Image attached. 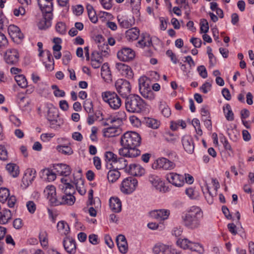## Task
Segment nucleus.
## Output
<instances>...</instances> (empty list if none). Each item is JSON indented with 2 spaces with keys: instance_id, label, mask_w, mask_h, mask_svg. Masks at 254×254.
<instances>
[{
  "instance_id": "obj_1",
  "label": "nucleus",
  "mask_w": 254,
  "mask_h": 254,
  "mask_svg": "<svg viewBox=\"0 0 254 254\" xmlns=\"http://www.w3.org/2000/svg\"><path fill=\"white\" fill-rule=\"evenodd\" d=\"M140 135L134 131H127L121 139L122 148L119 152L120 155L130 158L136 157L140 154V151L136 148L141 143Z\"/></svg>"
},
{
  "instance_id": "obj_2",
  "label": "nucleus",
  "mask_w": 254,
  "mask_h": 254,
  "mask_svg": "<svg viewBox=\"0 0 254 254\" xmlns=\"http://www.w3.org/2000/svg\"><path fill=\"white\" fill-rule=\"evenodd\" d=\"M203 217L201 209L198 206H192L182 213V223L189 230L197 229L201 226Z\"/></svg>"
},
{
  "instance_id": "obj_3",
  "label": "nucleus",
  "mask_w": 254,
  "mask_h": 254,
  "mask_svg": "<svg viewBox=\"0 0 254 254\" xmlns=\"http://www.w3.org/2000/svg\"><path fill=\"white\" fill-rule=\"evenodd\" d=\"M165 155L168 158H158L152 164L154 169H162L166 171L173 170L176 166L175 161L178 159L176 152L172 150L165 151Z\"/></svg>"
},
{
  "instance_id": "obj_4",
  "label": "nucleus",
  "mask_w": 254,
  "mask_h": 254,
  "mask_svg": "<svg viewBox=\"0 0 254 254\" xmlns=\"http://www.w3.org/2000/svg\"><path fill=\"white\" fill-rule=\"evenodd\" d=\"M144 106L143 100L137 95H130L126 98V109L129 113H139L144 110Z\"/></svg>"
},
{
  "instance_id": "obj_5",
  "label": "nucleus",
  "mask_w": 254,
  "mask_h": 254,
  "mask_svg": "<svg viewBox=\"0 0 254 254\" xmlns=\"http://www.w3.org/2000/svg\"><path fill=\"white\" fill-rule=\"evenodd\" d=\"M149 83L150 80L146 76H142L138 79L140 93L144 98L152 100L154 98V95Z\"/></svg>"
},
{
  "instance_id": "obj_6",
  "label": "nucleus",
  "mask_w": 254,
  "mask_h": 254,
  "mask_svg": "<svg viewBox=\"0 0 254 254\" xmlns=\"http://www.w3.org/2000/svg\"><path fill=\"white\" fill-rule=\"evenodd\" d=\"M103 100L108 103L110 107L114 110L119 109L121 106V99L115 92H106L102 94Z\"/></svg>"
},
{
  "instance_id": "obj_7",
  "label": "nucleus",
  "mask_w": 254,
  "mask_h": 254,
  "mask_svg": "<svg viewBox=\"0 0 254 254\" xmlns=\"http://www.w3.org/2000/svg\"><path fill=\"white\" fill-rule=\"evenodd\" d=\"M137 184L136 179L132 177H127L123 181L121 190L125 194H130L135 190Z\"/></svg>"
},
{
  "instance_id": "obj_8",
  "label": "nucleus",
  "mask_w": 254,
  "mask_h": 254,
  "mask_svg": "<svg viewBox=\"0 0 254 254\" xmlns=\"http://www.w3.org/2000/svg\"><path fill=\"white\" fill-rule=\"evenodd\" d=\"M117 91L124 98H127L131 91L130 83L126 79H119L115 83Z\"/></svg>"
},
{
  "instance_id": "obj_9",
  "label": "nucleus",
  "mask_w": 254,
  "mask_h": 254,
  "mask_svg": "<svg viewBox=\"0 0 254 254\" xmlns=\"http://www.w3.org/2000/svg\"><path fill=\"white\" fill-rule=\"evenodd\" d=\"M149 181L156 190L160 192H166L170 190L169 187H166L164 182L157 176L150 175Z\"/></svg>"
},
{
  "instance_id": "obj_10",
  "label": "nucleus",
  "mask_w": 254,
  "mask_h": 254,
  "mask_svg": "<svg viewBox=\"0 0 254 254\" xmlns=\"http://www.w3.org/2000/svg\"><path fill=\"white\" fill-rule=\"evenodd\" d=\"M166 178L170 183L177 187H181L185 184L184 177L176 173H169L166 175Z\"/></svg>"
},
{
  "instance_id": "obj_11",
  "label": "nucleus",
  "mask_w": 254,
  "mask_h": 254,
  "mask_svg": "<svg viewBox=\"0 0 254 254\" xmlns=\"http://www.w3.org/2000/svg\"><path fill=\"white\" fill-rule=\"evenodd\" d=\"M118 59L123 62L132 60L135 57V52L129 48H123L117 53Z\"/></svg>"
},
{
  "instance_id": "obj_12",
  "label": "nucleus",
  "mask_w": 254,
  "mask_h": 254,
  "mask_svg": "<svg viewBox=\"0 0 254 254\" xmlns=\"http://www.w3.org/2000/svg\"><path fill=\"white\" fill-rule=\"evenodd\" d=\"M5 62L9 64H15L19 60V54L16 49L7 51L4 55Z\"/></svg>"
},
{
  "instance_id": "obj_13",
  "label": "nucleus",
  "mask_w": 254,
  "mask_h": 254,
  "mask_svg": "<svg viewBox=\"0 0 254 254\" xmlns=\"http://www.w3.org/2000/svg\"><path fill=\"white\" fill-rule=\"evenodd\" d=\"M126 172L133 176H141L145 173V170L138 164H131L126 169Z\"/></svg>"
},
{
  "instance_id": "obj_14",
  "label": "nucleus",
  "mask_w": 254,
  "mask_h": 254,
  "mask_svg": "<svg viewBox=\"0 0 254 254\" xmlns=\"http://www.w3.org/2000/svg\"><path fill=\"white\" fill-rule=\"evenodd\" d=\"M170 211L167 209L154 210L150 212V216L158 220H165L168 219Z\"/></svg>"
},
{
  "instance_id": "obj_15",
  "label": "nucleus",
  "mask_w": 254,
  "mask_h": 254,
  "mask_svg": "<svg viewBox=\"0 0 254 254\" xmlns=\"http://www.w3.org/2000/svg\"><path fill=\"white\" fill-rule=\"evenodd\" d=\"M71 188V190L70 191L67 192V191L65 190V194L61 198L60 205L67 204L71 205L75 202V198L73 195L75 192V190L73 189L72 188Z\"/></svg>"
},
{
  "instance_id": "obj_16",
  "label": "nucleus",
  "mask_w": 254,
  "mask_h": 254,
  "mask_svg": "<svg viewBox=\"0 0 254 254\" xmlns=\"http://www.w3.org/2000/svg\"><path fill=\"white\" fill-rule=\"evenodd\" d=\"M54 170L61 176H67L71 173L70 167L65 164H57L54 165Z\"/></svg>"
},
{
  "instance_id": "obj_17",
  "label": "nucleus",
  "mask_w": 254,
  "mask_h": 254,
  "mask_svg": "<svg viewBox=\"0 0 254 254\" xmlns=\"http://www.w3.org/2000/svg\"><path fill=\"white\" fill-rule=\"evenodd\" d=\"M184 149L188 153L191 154L194 150V144L192 138L188 135L184 136L182 139Z\"/></svg>"
},
{
  "instance_id": "obj_18",
  "label": "nucleus",
  "mask_w": 254,
  "mask_h": 254,
  "mask_svg": "<svg viewBox=\"0 0 254 254\" xmlns=\"http://www.w3.org/2000/svg\"><path fill=\"white\" fill-rule=\"evenodd\" d=\"M116 241L120 252L122 254H126L127 251L128 246L125 236L121 234L118 235Z\"/></svg>"
},
{
  "instance_id": "obj_19",
  "label": "nucleus",
  "mask_w": 254,
  "mask_h": 254,
  "mask_svg": "<svg viewBox=\"0 0 254 254\" xmlns=\"http://www.w3.org/2000/svg\"><path fill=\"white\" fill-rule=\"evenodd\" d=\"M8 32L9 35L13 39L18 38L19 40H21L24 38V35L21 32L20 29L18 27L14 25H10L9 26Z\"/></svg>"
},
{
  "instance_id": "obj_20",
  "label": "nucleus",
  "mask_w": 254,
  "mask_h": 254,
  "mask_svg": "<svg viewBox=\"0 0 254 254\" xmlns=\"http://www.w3.org/2000/svg\"><path fill=\"white\" fill-rule=\"evenodd\" d=\"M63 246L65 250L69 254H73L76 252L75 241L71 239L66 238L63 241Z\"/></svg>"
},
{
  "instance_id": "obj_21",
  "label": "nucleus",
  "mask_w": 254,
  "mask_h": 254,
  "mask_svg": "<svg viewBox=\"0 0 254 254\" xmlns=\"http://www.w3.org/2000/svg\"><path fill=\"white\" fill-rule=\"evenodd\" d=\"M154 254H174L175 250H171L164 245H155L153 249Z\"/></svg>"
},
{
  "instance_id": "obj_22",
  "label": "nucleus",
  "mask_w": 254,
  "mask_h": 254,
  "mask_svg": "<svg viewBox=\"0 0 254 254\" xmlns=\"http://www.w3.org/2000/svg\"><path fill=\"white\" fill-rule=\"evenodd\" d=\"M109 206L111 210L115 213H119L122 210V202L118 197H111L109 200Z\"/></svg>"
},
{
  "instance_id": "obj_23",
  "label": "nucleus",
  "mask_w": 254,
  "mask_h": 254,
  "mask_svg": "<svg viewBox=\"0 0 254 254\" xmlns=\"http://www.w3.org/2000/svg\"><path fill=\"white\" fill-rule=\"evenodd\" d=\"M113 165L112 163L110 164V167H109V165L107 164L106 165V168L107 169H111L113 168H115L118 170H121V169H125L126 170V169L127 168H128L127 167V162L126 159H125L124 158H119V159H117L116 161L115 162V163Z\"/></svg>"
},
{
  "instance_id": "obj_24",
  "label": "nucleus",
  "mask_w": 254,
  "mask_h": 254,
  "mask_svg": "<svg viewBox=\"0 0 254 254\" xmlns=\"http://www.w3.org/2000/svg\"><path fill=\"white\" fill-rule=\"evenodd\" d=\"M53 18V15H43L42 18L38 24L39 29L45 30L51 26V20Z\"/></svg>"
},
{
  "instance_id": "obj_25",
  "label": "nucleus",
  "mask_w": 254,
  "mask_h": 254,
  "mask_svg": "<svg viewBox=\"0 0 254 254\" xmlns=\"http://www.w3.org/2000/svg\"><path fill=\"white\" fill-rule=\"evenodd\" d=\"M12 218L11 211L7 209H3L0 211V224L4 225L7 223Z\"/></svg>"
},
{
  "instance_id": "obj_26",
  "label": "nucleus",
  "mask_w": 254,
  "mask_h": 254,
  "mask_svg": "<svg viewBox=\"0 0 254 254\" xmlns=\"http://www.w3.org/2000/svg\"><path fill=\"white\" fill-rule=\"evenodd\" d=\"M59 118L58 109L52 106L49 107L47 114V119L49 122H56V119Z\"/></svg>"
},
{
  "instance_id": "obj_27",
  "label": "nucleus",
  "mask_w": 254,
  "mask_h": 254,
  "mask_svg": "<svg viewBox=\"0 0 254 254\" xmlns=\"http://www.w3.org/2000/svg\"><path fill=\"white\" fill-rule=\"evenodd\" d=\"M139 31L136 27L130 28L126 32V36L127 40H135L139 36Z\"/></svg>"
},
{
  "instance_id": "obj_28",
  "label": "nucleus",
  "mask_w": 254,
  "mask_h": 254,
  "mask_svg": "<svg viewBox=\"0 0 254 254\" xmlns=\"http://www.w3.org/2000/svg\"><path fill=\"white\" fill-rule=\"evenodd\" d=\"M110 170L108 172L107 175V178L110 182H115L120 177V173L115 168L110 169Z\"/></svg>"
},
{
  "instance_id": "obj_29",
  "label": "nucleus",
  "mask_w": 254,
  "mask_h": 254,
  "mask_svg": "<svg viewBox=\"0 0 254 254\" xmlns=\"http://www.w3.org/2000/svg\"><path fill=\"white\" fill-rule=\"evenodd\" d=\"M6 169L8 172L9 174L14 178L17 177L19 175V167L15 164H8L6 166Z\"/></svg>"
},
{
  "instance_id": "obj_30",
  "label": "nucleus",
  "mask_w": 254,
  "mask_h": 254,
  "mask_svg": "<svg viewBox=\"0 0 254 254\" xmlns=\"http://www.w3.org/2000/svg\"><path fill=\"white\" fill-rule=\"evenodd\" d=\"M38 4L40 7V10L42 12V15H51L52 14L53 11V3L52 2H50V6L42 7L41 6V0H37Z\"/></svg>"
},
{
  "instance_id": "obj_31",
  "label": "nucleus",
  "mask_w": 254,
  "mask_h": 254,
  "mask_svg": "<svg viewBox=\"0 0 254 254\" xmlns=\"http://www.w3.org/2000/svg\"><path fill=\"white\" fill-rule=\"evenodd\" d=\"M101 75L104 79H110L111 73L108 63H104L101 67Z\"/></svg>"
},
{
  "instance_id": "obj_32",
  "label": "nucleus",
  "mask_w": 254,
  "mask_h": 254,
  "mask_svg": "<svg viewBox=\"0 0 254 254\" xmlns=\"http://www.w3.org/2000/svg\"><path fill=\"white\" fill-rule=\"evenodd\" d=\"M57 228L60 233L65 235L67 234L69 231L68 225L64 221H61L58 223Z\"/></svg>"
},
{
  "instance_id": "obj_33",
  "label": "nucleus",
  "mask_w": 254,
  "mask_h": 254,
  "mask_svg": "<svg viewBox=\"0 0 254 254\" xmlns=\"http://www.w3.org/2000/svg\"><path fill=\"white\" fill-rule=\"evenodd\" d=\"M104 136L107 137H113L118 134L116 127H110L103 130Z\"/></svg>"
},
{
  "instance_id": "obj_34",
  "label": "nucleus",
  "mask_w": 254,
  "mask_h": 254,
  "mask_svg": "<svg viewBox=\"0 0 254 254\" xmlns=\"http://www.w3.org/2000/svg\"><path fill=\"white\" fill-rule=\"evenodd\" d=\"M223 111L228 121H232L234 120V114L229 104H227L224 106Z\"/></svg>"
},
{
  "instance_id": "obj_35",
  "label": "nucleus",
  "mask_w": 254,
  "mask_h": 254,
  "mask_svg": "<svg viewBox=\"0 0 254 254\" xmlns=\"http://www.w3.org/2000/svg\"><path fill=\"white\" fill-rule=\"evenodd\" d=\"M105 156L106 158V161L107 162L106 165L108 164L109 167H110V163H112V164H114L117 160V155L111 151L106 152L105 154Z\"/></svg>"
},
{
  "instance_id": "obj_36",
  "label": "nucleus",
  "mask_w": 254,
  "mask_h": 254,
  "mask_svg": "<svg viewBox=\"0 0 254 254\" xmlns=\"http://www.w3.org/2000/svg\"><path fill=\"white\" fill-rule=\"evenodd\" d=\"M14 78L17 84L21 88H23L27 86V81L23 75H17Z\"/></svg>"
},
{
  "instance_id": "obj_37",
  "label": "nucleus",
  "mask_w": 254,
  "mask_h": 254,
  "mask_svg": "<svg viewBox=\"0 0 254 254\" xmlns=\"http://www.w3.org/2000/svg\"><path fill=\"white\" fill-rule=\"evenodd\" d=\"M145 122L148 127L153 129L157 128L160 125L159 122L153 118H145Z\"/></svg>"
},
{
  "instance_id": "obj_38",
  "label": "nucleus",
  "mask_w": 254,
  "mask_h": 254,
  "mask_svg": "<svg viewBox=\"0 0 254 254\" xmlns=\"http://www.w3.org/2000/svg\"><path fill=\"white\" fill-rule=\"evenodd\" d=\"M84 109L88 114L93 113V105L91 99H86L83 103V105Z\"/></svg>"
},
{
  "instance_id": "obj_39",
  "label": "nucleus",
  "mask_w": 254,
  "mask_h": 254,
  "mask_svg": "<svg viewBox=\"0 0 254 254\" xmlns=\"http://www.w3.org/2000/svg\"><path fill=\"white\" fill-rule=\"evenodd\" d=\"M57 150L63 154L69 155L73 153V150L69 146L59 145Z\"/></svg>"
},
{
  "instance_id": "obj_40",
  "label": "nucleus",
  "mask_w": 254,
  "mask_h": 254,
  "mask_svg": "<svg viewBox=\"0 0 254 254\" xmlns=\"http://www.w3.org/2000/svg\"><path fill=\"white\" fill-rule=\"evenodd\" d=\"M9 195V190L6 188L0 189V201L2 203H4Z\"/></svg>"
},
{
  "instance_id": "obj_41",
  "label": "nucleus",
  "mask_w": 254,
  "mask_h": 254,
  "mask_svg": "<svg viewBox=\"0 0 254 254\" xmlns=\"http://www.w3.org/2000/svg\"><path fill=\"white\" fill-rule=\"evenodd\" d=\"M200 31L201 33H206L208 31L209 25L206 19H201L200 20Z\"/></svg>"
},
{
  "instance_id": "obj_42",
  "label": "nucleus",
  "mask_w": 254,
  "mask_h": 254,
  "mask_svg": "<svg viewBox=\"0 0 254 254\" xmlns=\"http://www.w3.org/2000/svg\"><path fill=\"white\" fill-rule=\"evenodd\" d=\"M35 179V176H29L28 175L24 174L23 176L22 182L25 188H27Z\"/></svg>"
},
{
  "instance_id": "obj_43",
  "label": "nucleus",
  "mask_w": 254,
  "mask_h": 254,
  "mask_svg": "<svg viewBox=\"0 0 254 254\" xmlns=\"http://www.w3.org/2000/svg\"><path fill=\"white\" fill-rule=\"evenodd\" d=\"M56 31L61 34L64 35L66 32L65 24L63 22H59L56 26Z\"/></svg>"
},
{
  "instance_id": "obj_44",
  "label": "nucleus",
  "mask_w": 254,
  "mask_h": 254,
  "mask_svg": "<svg viewBox=\"0 0 254 254\" xmlns=\"http://www.w3.org/2000/svg\"><path fill=\"white\" fill-rule=\"evenodd\" d=\"M191 251H194L198 252L199 253H201L202 251V248L201 246L198 243H192L190 241L189 249Z\"/></svg>"
},
{
  "instance_id": "obj_45",
  "label": "nucleus",
  "mask_w": 254,
  "mask_h": 254,
  "mask_svg": "<svg viewBox=\"0 0 254 254\" xmlns=\"http://www.w3.org/2000/svg\"><path fill=\"white\" fill-rule=\"evenodd\" d=\"M190 241L187 239L178 240L177 243L178 246L184 249H188Z\"/></svg>"
},
{
  "instance_id": "obj_46",
  "label": "nucleus",
  "mask_w": 254,
  "mask_h": 254,
  "mask_svg": "<svg viewBox=\"0 0 254 254\" xmlns=\"http://www.w3.org/2000/svg\"><path fill=\"white\" fill-rule=\"evenodd\" d=\"M160 109L165 117L168 118L171 115V110L168 106L161 104L160 105Z\"/></svg>"
},
{
  "instance_id": "obj_47",
  "label": "nucleus",
  "mask_w": 254,
  "mask_h": 254,
  "mask_svg": "<svg viewBox=\"0 0 254 254\" xmlns=\"http://www.w3.org/2000/svg\"><path fill=\"white\" fill-rule=\"evenodd\" d=\"M118 20L121 27L122 28L127 29L131 26V23L127 19L119 18L118 16Z\"/></svg>"
},
{
  "instance_id": "obj_48",
  "label": "nucleus",
  "mask_w": 254,
  "mask_h": 254,
  "mask_svg": "<svg viewBox=\"0 0 254 254\" xmlns=\"http://www.w3.org/2000/svg\"><path fill=\"white\" fill-rule=\"evenodd\" d=\"M46 175L47 177L48 180L50 181H53L56 179V174L55 172L52 170L47 169L44 170Z\"/></svg>"
},
{
  "instance_id": "obj_49",
  "label": "nucleus",
  "mask_w": 254,
  "mask_h": 254,
  "mask_svg": "<svg viewBox=\"0 0 254 254\" xmlns=\"http://www.w3.org/2000/svg\"><path fill=\"white\" fill-rule=\"evenodd\" d=\"M8 45V40L5 36L0 32V48H3Z\"/></svg>"
},
{
  "instance_id": "obj_50",
  "label": "nucleus",
  "mask_w": 254,
  "mask_h": 254,
  "mask_svg": "<svg viewBox=\"0 0 254 254\" xmlns=\"http://www.w3.org/2000/svg\"><path fill=\"white\" fill-rule=\"evenodd\" d=\"M197 70L199 72V75L203 78H206L207 77V72L204 65H200L197 67Z\"/></svg>"
},
{
  "instance_id": "obj_51",
  "label": "nucleus",
  "mask_w": 254,
  "mask_h": 254,
  "mask_svg": "<svg viewBox=\"0 0 254 254\" xmlns=\"http://www.w3.org/2000/svg\"><path fill=\"white\" fill-rule=\"evenodd\" d=\"M7 158V152L5 147L3 145H0V159L6 160Z\"/></svg>"
},
{
  "instance_id": "obj_52",
  "label": "nucleus",
  "mask_w": 254,
  "mask_h": 254,
  "mask_svg": "<svg viewBox=\"0 0 254 254\" xmlns=\"http://www.w3.org/2000/svg\"><path fill=\"white\" fill-rule=\"evenodd\" d=\"M47 198L49 200V201L50 202V203L52 205L58 206L60 205L61 200L57 199L56 195H52L48 197Z\"/></svg>"
},
{
  "instance_id": "obj_53",
  "label": "nucleus",
  "mask_w": 254,
  "mask_h": 254,
  "mask_svg": "<svg viewBox=\"0 0 254 254\" xmlns=\"http://www.w3.org/2000/svg\"><path fill=\"white\" fill-rule=\"evenodd\" d=\"M71 59V55L70 52L66 51L64 53L63 57V63L64 64L67 65Z\"/></svg>"
},
{
  "instance_id": "obj_54",
  "label": "nucleus",
  "mask_w": 254,
  "mask_h": 254,
  "mask_svg": "<svg viewBox=\"0 0 254 254\" xmlns=\"http://www.w3.org/2000/svg\"><path fill=\"white\" fill-rule=\"evenodd\" d=\"M26 206L28 211L33 214L35 212L36 208V204L32 201H29L26 203Z\"/></svg>"
},
{
  "instance_id": "obj_55",
  "label": "nucleus",
  "mask_w": 254,
  "mask_h": 254,
  "mask_svg": "<svg viewBox=\"0 0 254 254\" xmlns=\"http://www.w3.org/2000/svg\"><path fill=\"white\" fill-rule=\"evenodd\" d=\"M72 9L74 13L77 16L81 15L84 10L83 6L81 4H78L73 6Z\"/></svg>"
},
{
  "instance_id": "obj_56",
  "label": "nucleus",
  "mask_w": 254,
  "mask_h": 254,
  "mask_svg": "<svg viewBox=\"0 0 254 254\" xmlns=\"http://www.w3.org/2000/svg\"><path fill=\"white\" fill-rule=\"evenodd\" d=\"M201 114L202 119L210 118V113L207 106L205 105L202 106L201 109Z\"/></svg>"
},
{
  "instance_id": "obj_57",
  "label": "nucleus",
  "mask_w": 254,
  "mask_h": 254,
  "mask_svg": "<svg viewBox=\"0 0 254 254\" xmlns=\"http://www.w3.org/2000/svg\"><path fill=\"white\" fill-rule=\"evenodd\" d=\"M46 191L47 192V197L52 195H56V188L54 186H47Z\"/></svg>"
},
{
  "instance_id": "obj_58",
  "label": "nucleus",
  "mask_w": 254,
  "mask_h": 254,
  "mask_svg": "<svg viewBox=\"0 0 254 254\" xmlns=\"http://www.w3.org/2000/svg\"><path fill=\"white\" fill-rule=\"evenodd\" d=\"M185 193L191 199H194L196 197V192L192 188L186 189Z\"/></svg>"
},
{
  "instance_id": "obj_59",
  "label": "nucleus",
  "mask_w": 254,
  "mask_h": 254,
  "mask_svg": "<svg viewBox=\"0 0 254 254\" xmlns=\"http://www.w3.org/2000/svg\"><path fill=\"white\" fill-rule=\"evenodd\" d=\"M25 13V10L23 6H19L13 10V14L15 16H18L20 15H24Z\"/></svg>"
},
{
  "instance_id": "obj_60",
  "label": "nucleus",
  "mask_w": 254,
  "mask_h": 254,
  "mask_svg": "<svg viewBox=\"0 0 254 254\" xmlns=\"http://www.w3.org/2000/svg\"><path fill=\"white\" fill-rule=\"evenodd\" d=\"M211 84L209 82H205L200 87V90H201L203 93L206 94L211 90Z\"/></svg>"
},
{
  "instance_id": "obj_61",
  "label": "nucleus",
  "mask_w": 254,
  "mask_h": 254,
  "mask_svg": "<svg viewBox=\"0 0 254 254\" xmlns=\"http://www.w3.org/2000/svg\"><path fill=\"white\" fill-rule=\"evenodd\" d=\"M9 120L15 127H18L21 124L20 120L15 115H10L9 116Z\"/></svg>"
},
{
  "instance_id": "obj_62",
  "label": "nucleus",
  "mask_w": 254,
  "mask_h": 254,
  "mask_svg": "<svg viewBox=\"0 0 254 254\" xmlns=\"http://www.w3.org/2000/svg\"><path fill=\"white\" fill-rule=\"evenodd\" d=\"M99 1L105 9H110L112 6V0H99Z\"/></svg>"
},
{
  "instance_id": "obj_63",
  "label": "nucleus",
  "mask_w": 254,
  "mask_h": 254,
  "mask_svg": "<svg viewBox=\"0 0 254 254\" xmlns=\"http://www.w3.org/2000/svg\"><path fill=\"white\" fill-rule=\"evenodd\" d=\"M190 42L195 48H199L201 46L202 41L200 39L193 37L190 40Z\"/></svg>"
},
{
  "instance_id": "obj_64",
  "label": "nucleus",
  "mask_w": 254,
  "mask_h": 254,
  "mask_svg": "<svg viewBox=\"0 0 254 254\" xmlns=\"http://www.w3.org/2000/svg\"><path fill=\"white\" fill-rule=\"evenodd\" d=\"M102 61V56L99 52L94 51L91 54V61Z\"/></svg>"
}]
</instances>
